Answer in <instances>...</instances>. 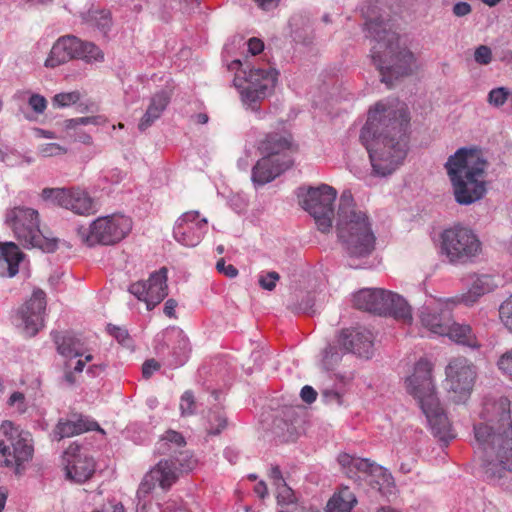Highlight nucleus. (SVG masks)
<instances>
[{
    "label": "nucleus",
    "mask_w": 512,
    "mask_h": 512,
    "mask_svg": "<svg viewBox=\"0 0 512 512\" xmlns=\"http://www.w3.org/2000/svg\"><path fill=\"white\" fill-rule=\"evenodd\" d=\"M180 410L182 415H192L196 410L194 395L191 391H185L181 396Z\"/></svg>",
    "instance_id": "obj_46"
},
{
    "label": "nucleus",
    "mask_w": 512,
    "mask_h": 512,
    "mask_svg": "<svg viewBox=\"0 0 512 512\" xmlns=\"http://www.w3.org/2000/svg\"><path fill=\"white\" fill-rule=\"evenodd\" d=\"M433 366L427 359L421 358L414 366V372L406 379L409 394L417 401L425 414L435 437L447 446L455 437L448 417L444 413L437 396L432 377Z\"/></svg>",
    "instance_id": "obj_5"
},
{
    "label": "nucleus",
    "mask_w": 512,
    "mask_h": 512,
    "mask_svg": "<svg viewBox=\"0 0 512 512\" xmlns=\"http://www.w3.org/2000/svg\"><path fill=\"white\" fill-rule=\"evenodd\" d=\"M171 445H174L175 448H183L186 445L185 438L177 431L168 430L158 441L157 450L161 454L175 452V450H172Z\"/></svg>",
    "instance_id": "obj_38"
},
{
    "label": "nucleus",
    "mask_w": 512,
    "mask_h": 512,
    "mask_svg": "<svg viewBox=\"0 0 512 512\" xmlns=\"http://www.w3.org/2000/svg\"><path fill=\"white\" fill-rule=\"evenodd\" d=\"M486 167L487 161L477 148H460L448 158L445 168L458 204L470 205L484 197Z\"/></svg>",
    "instance_id": "obj_4"
},
{
    "label": "nucleus",
    "mask_w": 512,
    "mask_h": 512,
    "mask_svg": "<svg viewBox=\"0 0 512 512\" xmlns=\"http://www.w3.org/2000/svg\"><path fill=\"white\" fill-rule=\"evenodd\" d=\"M216 269L219 273L227 276L228 278H235L238 275L237 268L232 264H226L224 259L217 261Z\"/></svg>",
    "instance_id": "obj_51"
},
{
    "label": "nucleus",
    "mask_w": 512,
    "mask_h": 512,
    "mask_svg": "<svg viewBox=\"0 0 512 512\" xmlns=\"http://www.w3.org/2000/svg\"><path fill=\"white\" fill-rule=\"evenodd\" d=\"M155 351L171 368L184 365L191 351L188 337L178 327H169L155 338Z\"/></svg>",
    "instance_id": "obj_18"
},
{
    "label": "nucleus",
    "mask_w": 512,
    "mask_h": 512,
    "mask_svg": "<svg viewBox=\"0 0 512 512\" xmlns=\"http://www.w3.org/2000/svg\"><path fill=\"white\" fill-rule=\"evenodd\" d=\"M336 197L337 192L333 187L322 184L319 187H309L300 200L303 209L314 218L318 229L323 233L332 228Z\"/></svg>",
    "instance_id": "obj_15"
},
{
    "label": "nucleus",
    "mask_w": 512,
    "mask_h": 512,
    "mask_svg": "<svg viewBox=\"0 0 512 512\" xmlns=\"http://www.w3.org/2000/svg\"><path fill=\"white\" fill-rule=\"evenodd\" d=\"M280 275L275 271L262 272L259 275L258 283L264 290L272 291L276 287V283L279 281Z\"/></svg>",
    "instance_id": "obj_43"
},
{
    "label": "nucleus",
    "mask_w": 512,
    "mask_h": 512,
    "mask_svg": "<svg viewBox=\"0 0 512 512\" xmlns=\"http://www.w3.org/2000/svg\"><path fill=\"white\" fill-rule=\"evenodd\" d=\"M208 231V221L200 218L198 211L182 214L173 228L174 239L183 246H197Z\"/></svg>",
    "instance_id": "obj_20"
},
{
    "label": "nucleus",
    "mask_w": 512,
    "mask_h": 512,
    "mask_svg": "<svg viewBox=\"0 0 512 512\" xmlns=\"http://www.w3.org/2000/svg\"><path fill=\"white\" fill-rule=\"evenodd\" d=\"M419 318L422 326L431 333L444 336L452 314L447 307L426 305L421 308Z\"/></svg>",
    "instance_id": "obj_26"
},
{
    "label": "nucleus",
    "mask_w": 512,
    "mask_h": 512,
    "mask_svg": "<svg viewBox=\"0 0 512 512\" xmlns=\"http://www.w3.org/2000/svg\"><path fill=\"white\" fill-rule=\"evenodd\" d=\"M102 178L107 183L118 184L122 181L123 174L121 170H119L118 168H114L104 172Z\"/></svg>",
    "instance_id": "obj_55"
},
{
    "label": "nucleus",
    "mask_w": 512,
    "mask_h": 512,
    "mask_svg": "<svg viewBox=\"0 0 512 512\" xmlns=\"http://www.w3.org/2000/svg\"><path fill=\"white\" fill-rule=\"evenodd\" d=\"M394 488V480L391 473L378 464L372 469L369 477H367L364 485L361 487L365 492H376L384 497L392 494Z\"/></svg>",
    "instance_id": "obj_29"
},
{
    "label": "nucleus",
    "mask_w": 512,
    "mask_h": 512,
    "mask_svg": "<svg viewBox=\"0 0 512 512\" xmlns=\"http://www.w3.org/2000/svg\"><path fill=\"white\" fill-rule=\"evenodd\" d=\"M170 100V93L165 90H161L155 93L150 100V104L145 114L138 124V129L140 131H145L148 129L158 118H160L170 103Z\"/></svg>",
    "instance_id": "obj_31"
},
{
    "label": "nucleus",
    "mask_w": 512,
    "mask_h": 512,
    "mask_svg": "<svg viewBox=\"0 0 512 512\" xmlns=\"http://www.w3.org/2000/svg\"><path fill=\"white\" fill-rule=\"evenodd\" d=\"M87 21L105 34L110 30L112 25L111 13L107 10L89 13Z\"/></svg>",
    "instance_id": "obj_39"
},
{
    "label": "nucleus",
    "mask_w": 512,
    "mask_h": 512,
    "mask_svg": "<svg viewBox=\"0 0 512 512\" xmlns=\"http://www.w3.org/2000/svg\"><path fill=\"white\" fill-rule=\"evenodd\" d=\"M195 465L196 460L188 451L180 452L175 459L160 460L145 474L138 488V495L149 494L157 485L168 490L177 481L179 471H191Z\"/></svg>",
    "instance_id": "obj_13"
},
{
    "label": "nucleus",
    "mask_w": 512,
    "mask_h": 512,
    "mask_svg": "<svg viewBox=\"0 0 512 512\" xmlns=\"http://www.w3.org/2000/svg\"><path fill=\"white\" fill-rule=\"evenodd\" d=\"M107 330L121 345L126 347L132 346L133 341L127 329L109 324Z\"/></svg>",
    "instance_id": "obj_41"
},
{
    "label": "nucleus",
    "mask_w": 512,
    "mask_h": 512,
    "mask_svg": "<svg viewBox=\"0 0 512 512\" xmlns=\"http://www.w3.org/2000/svg\"><path fill=\"white\" fill-rule=\"evenodd\" d=\"M475 61L480 65H488L492 60V51L486 45H480L474 53Z\"/></svg>",
    "instance_id": "obj_49"
},
{
    "label": "nucleus",
    "mask_w": 512,
    "mask_h": 512,
    "mask_svg": "<svg viewBox=\"0 0 512 512\" xmlns=\"http://www.w3.org/2000/svg\"><path fill=\"white\" fill-rule=\"evenodd\" d=\"M314 306V299L312 296L307 294L299 304V310L303 313H309Z\"/></svg>",
    "instance_id": "obj_63"
},
{
    "label": "nucleus",
    "mask_w": 512,
    "mask_h": 512,
    "mask_svg": "<svg viewBox=\"0 0 512 512\" xmlns=\"http://www.w3.org/2000/svg\"><path fill=\"white\" fill-rule=\"evenodd\" d=\"M510 96H512V93L507 87L493 88L487 95V102L491 106L499 108L507 102Z\"/></svg>",
    "instance_id": "obj_40"
},
{
    "label": "nucleus",
    "mask_w": 512,
    "mask_h": 512,
    "mask_svg": "<svg viewBox=\"0 0 512 512\" xmlns=\"http://www.w3.org/2000/svg\"><path fill=\"white\" fill-rule=\"evenodd\" d=\"M510 400L500 397L484 405L481 417L486 423L474 425L476 453L482 461L485 478L494 482L512 472V419Z\"/></svg>",
    "instance_id": "obj_2"
},
{
    "label": "nucleus",
    "mask_w": 512,
    "mask_h": 512,
    "mask_svg": "<svg viewBox=\"0 0 512 512\" xmlns=\"http://www.w3.org/2000/svg\"><path fill=\"white\" fill-rule=\"evenodd\" d=\"M343 349L339 344H329L322 352L320 366L323 370L333 371L340 363L343 356Z\"/></svg>",
    "instance_id": "obj_37"
},
{
    "label": "nucleus",
    "mask_w": 512,
    "mask_h": 512,
    "mask_svg": "<svg viewBox=\"0 0 512 512\" xmlns=\"http://www.w3.org/2000/svg\"><path fill=\"white\" fill-rule=\"evenodd\" d=\"M357 309L378 315H390L404 323H411L412 312L407 301L397 293L381 288L362 289L354 295Z\"/></svg>",
    "instance_id": "obj_9"
},
{
    "label": "nucleus",
    "mask_w": 512,
    "mask_h": 512,
    "mask_svg": "<svg viewBox=\"0 0 512 512\" xmlns=\"http://www.w3.org/2000/svg\"><path fill=\"white\" fill-rule=\"evenodd\" d=\"M93 512H125L124 506L120 502H109L103 505L100 509H96Z\"/></svg>",
    "instance_id": "obj_61"
},
{
    "label": "nucleus",
    "mask_w": 512,
    "mask_h": 512,
    "mask_svg": "<svg viewBox=\"0 0 512 512\" xmlns=\"http://www.w3.org/2000/svg\"><path fill=\"white\" fill-rule=\"evenodd\" d=\"M41 195L44 200L80 216H90L99 210L97 200L80 187L44 188Z\"/></svg>",
    "instance_id": "obj_16"
},
{
    "label": "nucleus",
    "mask_w": 512,
    "mask_h": 512,
    "mask_svg": "<svg viewBox=\"0 0 512 512\" xmlns=\"http://www.w3.org/2000/svg\"><path fill=\"white\" fill-rule=\"evenodd\" d=\"M128 291L137 297V299L144 301L147 304L148 292L146 281H138L136 283H132L129 286Z\"/></svg>",
    "instance_id": "obj_50"
},
{
    "label": "nucleus",
    "mask_w": 512,
    "mask_h": 512,
    "mask_svg": "<svg viewBox=\"0 0 512 512\" xmlns=\"http://www.w3.org/2000/svg\"><path fill=\"white\" fill-rule=\"evenodd\" d=\"M88 431L104 432L96 421L82 414H73L70 419H59L54 434L61 440Z\"/></svg>",
    "instance_id": "obj_25"
},
{
    "label": "nucleus",
    "mask_w": 512,
    "mask_h": 512,
    "mask_svg": "<svg viewBox=\"0 0 512 512\" xmlns=\"http://www.w3.org/2000/svg\"><path fill=\"white\" fill-rule=\"evenodd\" d=\"M300 396L305 403L311 404L316 400L317 392L312 386L305 385L301 389Z\"/></svg>",
    "instance_id": "obj_58"
},
{
    "label": "nucleus",
    "mask_w": 512,
    "mask_h": 512,
    "mask_svg": "<svg viewBox=\"0 0 512 512\" xmlns=\"http://www.w3.org/2000/svg\"><path fill=\"white\" fill-rule=\"evenodd\" d=\"M248 45V51L253 55H258L261 53L264 49V43L259 38H250L247 42Z\"/></svg>",
    "instance_id": "obj_59"
},
{
    "label": "nucleus",
    "mask_w": 512,
    "mask_h": 512,
    "mask_svg": "<svg viewBox=\"0 0 512 512\" xmlns=\"http://www.w3.org/2000/svg\"><path fill=\"white\" fill-rule=\"evenodd\" d=\"M365 25L367 37L374 41L372 61L381 74V81L391 88L394 80L413 73L416 58L407 47L400 45V37L389 21L377 17L368 19Z\"/></svg>",
    "instance_id": "obj_3"
},
{
    "label": "nucleus",
    "mask_w": 512,
    "mask_h": 512,
    "mask_svg": "<svg viewBox=\"0 0 512 512\" xmlns=\"http://www.w3.org/2000/svg\"><path fill=\"white\" fill-rule=\"evenodd\" d=\"M356 504L354 492L348 486H341L328 501L327 512H351Z\"/></svg>",
    "instance_id": "obj_34"
},
{
    "label": "nucleus",
    "mask_w": 512,
    "mask_h": 512,
    "mask_svg": "<svg viewBox=\"0 0 512 512\" xmlns=\"http://www.w3.org/2000/svg\"><path fill=\"white\" fill-rule=\"evenodd\" d=\"M72 59L83 60L86 63L101 62L104 53L93 42L83 41L74 35H65L53 44L45 66L55 68Z\"/></svg>",
    "instance_id": "obj_14"
},
{
    "label": "nucleus",
    "mask_w": 512,
    "mask_h": 512,
    "mask_svg": "<svg viewBox=\"0 0 512 512\" xmlns=\"http://www.w3.org/2000/svg\"><path fill=\"white\" fill-rule=\"evenodd\" d=\"M8 405L9 406L17 405V410L20 413L25 412V410H26L25 395L19 391L13 392L8 399Z\"/></svg>",
    "instance_id": "obj_52"
},
{
    "label": "nucleus",
    "mask_w": 512,
    "mask_h": 512,
    "mask_svg": "<svg viewBox=\"0 0 512 512\" xmlns=\"http://www.w3.org/2000/svg\"><path fill=\"white\" fill-rule=\"evenodd\" d=\"M264 157L282 159L284 155H290L294 151L292 136L289 133H268L258 146Z\"/></svg>",
    "instance_id": "obj_27"
},
{
    "label": "nucleus",
    "mask_w": 512,
    "mask_h": 512,
    "mask_svg": "<svg viewBox=\"0 0 512 512\" xmlns=\"http://www.w3.org/2000/svg\"><path fill=\"white\" fill-rule=\"evenodd\" d=\"M51 337L56 345L57 352L67 358L72 359L75 357L83 356L85 354V343L77 335L72 332H58L52 331Z\"/></svg>",
    "instance_id": "obj_28"
},
{
    "label": "nucleus",
    "mask_w": 512,
    "mask_h": 512,
    "mask_svg": "<svg viewBox=\"0 0 512 512\" xmlns=\"http://www.w3.org/2000/svg\"><path fill=\"white\" fill-rule=\"evenodd\" d=\"M269 477L272 481V484L276 487V489H284L286 493H290L289 487L286 484V481L283 478L282 472L278 465L271 466L269 471Z\"/></svg>",
    "instance_id": "obj_47"
},
{
    "label": "nucleus",
    "mask_w": 512,
    "mask_h": 512,
    "mask_svg": "<svg viewBox=\"0 0 512 512\" xmlns=\"http://www.w3.org/2000/svg\"><path fill=\"white\" fill-rule=\"evenodd\" d=\"M471 11H472L471 5L467 2H457L453 6V13H454V15H456L458 17L466 16L469 13H471Z\"/></svg>",
    "instance_id": "obj_60"
},
{
    "label": "nucleus",
    "mask_w": 512,
    "mask_h": 512,
    "mask_svg": "<svg viewBox=\"0 0 512 512\" xmlns=\"http://www.w3.org/2000/svg\"><path fill=\"white\" fill-rule=\"evenodd\" d=\"M243 69L244 84H236L243 105L254 112L258 119H263L265 112L260 110V103L271 95L278 79V71L270 65L265 67H249Z\"/></svg>",
    "instance_id": "obj_8"
},
{
    "label": "nucleus",
    "mask_w": 512,
    "mask_h": 512,
    "mask_svg": "<svg viewBox=\"0 0 512 512\" xmlns=\"http://www.w3.org/2000/svg\"><path fill=\"white\" fill-rule=\"evenodd\" d=\"M227 425V416L221 408L216 407L208 411L206 431L209 435H219Z\"/></svg>",
    "instance_id": "obj_36"
},
{
    "label": "nucleus",
    "mask_w": 512,
    "mask_h": 512,
    "mask_svg": "<svg viewBox=\"0 0 512 512\" xmlns=\"http://www.w3.org/2000/svg\"><path fill=\"white\" fill-rule=\"evenodd\" d=\"M409 116L405 109H395L383 102L369 110L359 139L366 147L374 175L392 174L407 155Z\"/></svg>",
    "instance_id": "obj_1"
},
{
    "label": "nucleus",
    "mask_w": 512,
    "mask_h": 512,
    "mask_svg": "<svg viewBox=\"0 0 512 512\" xmlns=\"http://www.w3.org/2000/svg\"><path fill=\"white\" fill-rule=\"evenodd\" d=\"M24 253L14 242L0 243V262L7 265L8 276L13 277L19 271V263L23 260Z\"/></svg>",
    "instance_id": "obj_35"
},
{
    "label": "nucleus",
    "mask_w": 512,
    "mask_h": 512,
    "mask_svg": "<svg viewBox=\"0 0 512 512\" xmlns=\"http://www.w3.org/2000/svg\"><path fill=\"white\" fill-rule=\"evenodd\" d=\"M293 165V158L290 155H284L282 159L273 157H262L252 168L251 179L255 186H263Z\"/></svg>",
    "instance_id": "obj_23"
},
{
    "label": "nucleus",
    "mask_w": 512,
    "mask_h": 512,
    "mask_svg": "<svg viewBox=\"0 0 512 512\" xmlns=\"http://www.w3.org/2000/svg\"><path fill=\"white\" fill-rule=\"evenodd\" d=\"M497 366L503 374L512 379V349L507 350L500 356Z\"/></svg>",
    "instance_id": "obj_48"
},
{
    "label": "nucleus",
    "mask_w": 512,
    "mask_h": 512,
    "mask_svg": "<svg viewBox=\"0 0 512 512\" xmlns=\"http://www.w3.org/2000/svg\"><path fill=\"white\" fill-rule=\"evenodd\" d=\"M499 286V280L493 275L483 274L477 276L469 288L468 292L463 296V301L467 305H472L481 296L494 291Z\"/></svg>",
    "instance_id": "obj_32"
},
{
    "label": "nucleus",
    "mask_w": 512,
    "mask_h": 512,
    "mask_svg": "<svg viewBox=\"0 0 512 512\" xmlns=\"http://www.w3.org/2000/svg\"><path fill=\"white\" fill-rule=\"evenodd\" d=\"M322 398H323L324 402L327 404L341 405L343 402L342 395L339 392H337L335 390H330V389H326V390L322 391Z\"/></svg>",
    "instance_id": "obj_54"
},
{
    "label": "nucleus",
    "mask_w": 512,
    "mask_h": 512,
    "mask_svg": "<svg viewBox=\"0 0 512 512\" xmlns=\"http://www.w3.org/2000/svg\"><path fill=\"white\" fill-rule=\"evenodd\" d=\"M336 230L339 240L351 258L369 256L375 248L376 237L368 215L358 209L350 191H344L339 199Z\"/></svg>",
    "instance_id": "obj_6"
},
{
    "label": "nucleus",
    "mask_w": 512,
    "mask_h": 512,
    "mask_svg": "<svg viewBox=\"0 0 512 512\" xmlns=\"http://www.w3.org/2000/svg\"><path fill=\"white\" fill-rule=\"evenodd\" d=\"M146 283L148 292L147 309L152 310L168 295L167 269L162 267L153 272Z\"/></svg>",
    "instance_id": "obj_30"
},
{
    "label": "nucleus",
    "mask_w": 512,
    "mask_h": 512,
    "mask_svg": "<svg viewBox=\"0 0 512 512\" xmlns=\"http://www.w3.org/2000/svg\"><path fill=\"white\" fill-rule=\"evenodd\" d=\"M80 100V93L72 91L67 93L56 94L53 98V103L59 107H66L75 104Z\"/></svg>",
    "instance_id": "obj_44"
},
{
    "label": "nucleus",
    "mask_w": 512,
    "mask_h": 512,
    "mask_svg": "<svg viewBox=\"0 0 512 512\" xmlns=\"http://www.w3.org/2000/svg\"><path fill=\"white\" fill-rule=\"evenodd\" d=\"M337 462L343 474H345L348 479L352 480L360 489L376 465V463L372 462L370 459L357 457L348 453H340L337 457Z\"/></svg>",
    "instance_id": "obj_24"
},
{
    "label": "nucleus",
    "mask_w": 512,
    "mask_h": 512,
    "mask_svg": "<svg viewBox=\"0 0 512 512\" xmlns=\"http://www.w3.org/2000/svg\"><path fill=\"white\" fill-rule=\"evenodd\" d=\"M66 478L75 483H84L95 472V461L77 443H72L63 453Z\"/></svg>",
    "instance_id": "obj_19"
},
{
    "label": "nucleus",
    "mask_w": 512,
    "mask_h": 512,
    "mask_svg": "<svg viewBox=\"0 0 512 512\" xmlns=\"http://www.w3.org/2000/svg\"><path fill=\"white\" fill-rule=\"evenodd\" d=\"M64 375L63 380L69 385L72 386L76 383L75 373L74 370L71 369L70 363L66 362L64 365Z\"/></svg>",
    "instance_id": "obj_62"
},
{
    "label": "nucleus",
    "mask_w": 512,
    "mask_h": 512,
    "mask_svg": "<svg viewBox=\"0 0 512 512\" xmlns=\"http://www.w3.org/2000/svg\"><path fill=\"white\" fill-rule=\"evenodd\" d=\"M259 8L265 11H270L276 8L280 0H253Z\"/></svg>",
    "instance_id": "obj_64"
},
{
    "label": "nucleus",
    "mask_w": 512,
    "mask_h": 512,
    "mask_svg": "<svg viewBox=\"0 0 512 512\" xmlns=\"http://www.w3.org/2000/svg\"><path fill=\"white\" fill-rule=\"evenodd\" d=\"M374 337L371 331L362 327L343 329L337 342L344 352L369 359L374 353Z\"/></svg>",
    "instance_id": "obj_21"
},
{
    "label": "nucleus",
    "mask_w": 512,
    "mask_h": 512,
    "mask_svg": "<svg viewBox=\"0 0 512 512\" xmlns=\"http://www.w3.org/2000/svg\"><path fill=\"white\" fill-rule=\"evenodd\" d=\"M448 391L453 393L456 403L464 402L470 396L477 378V368L472 361L463 356L453 357L446 368Z\"/></svg>",
    "instance_id": "obj_17"
},
{
    "label": "nucleus",
    "mask_w": 512,
    "mask_h": 512,
    "mask_svg": "<svg viewBox=\"0 0 512 512\" xmlns=\"http://www.w3.org/2000/svg\"><path fill=\"white\" fill-rule=\"evenodd\" d=\"M0 455L4 458L3 464L6 467L14 468V473L22 475L25 466L33 457V445L30 434L19 430L13 422L5 420L0 425Z\"/></svg>",
    "instance_id": "obj_10"
},
{
    "label": "nucleus",
    "mask_w": 512,
    "mask_h": 512,
    "mask_svg": "<svg viewBox=\"0 0 512 512\" xmlns=\"http://www.w3.org/2000/svg\"><path fill=\"white\" fill-rule=\"evenodd\" d=\"M441 251L452 264L474 261L481 253L482 244L469 228L454 225L441 233Z\"/></svg>",
    "instance_id": "obj_12"
},
{
    "label": "nucleus",
    "mask_w": 512,
    "mask_h": 512,
    "mask_svg": "<svg viewBox=\"0 0 512 512\" xmlns=\"http://www.w3.org/2000/svg\"><path fill=\"white\" fill-rule=\"evenodd\" d=\"M46 294L41 289H35L31 298L19 310L24 324V330L30 337L35 336L44 326Z\"/></svg>",
    "instance_id": "obj_22"
},
{
    "label": "nucleus",
    "mask_w": 512,
    "mask_h": 512,
    "mask_svg": "<svg viewBox=\"0 0 512 512\" xmlns=\"http://www.w3.org/2000/svg\"><path fill=\"white\" fill-rule=\"evenodd\" d=\"M132 230V220L121 214L98 217L88 228L81 227L78 235L88 247L114 245L123 240Z\"/></svg>",
    "instance_id": "obj_11"
},
{
    "label": "nucleus",
    "mask_w": 512,
    "mask_h": 512,
    "mask_svg": "<svg viewBox=\"0 0 512 512\" xmlns=\"http://www.w3.org/2000/svg\"><path fill=\"white\" fill-rule=\"evenodd\" d=\"M96 123H97L96 117H90V116L79 117V118L67 120L66 127L71 129V128L77 127L78 125H87V124H96Z\"/></svg>",
    "instance_id": "obj_57"
},
{
    "label": "nucleus",
    "mask_w": 512,
    "mask_h": 512,
    "mask_svg": "<svg viewBox=\"0 0 512 512\" xmlns=\"http://www.w3.org/2000/svg\"><path fill=\"white\" fill-rule=\"evenodd\" d=\"M5 221L25 248H38L46 253L57 250L59 240L45 237L40 231L37 210L25 206L14 207L7 210Z\"/></svg>",
    "instance_id": "obj_7"
},
{
    "label": "nucleus",
    "mask_w": 512,
    "mask_h": 512,
    "mask_svg": "<svg viewBox=\"0 0 512 512\" xmlns=\"http://www.w3.org/2000/svg\"><path fill=\"white\" fill-rule=\"evenodd\" d=\"M499 316L504 326L512 332V294L500 305Z\"/></svg>",
    "instance_id": "obj_42"
},
{
    "label": "nucleus",
    "mask_w": 512,
    "mask_h": 512,
    "mask_svg": "<svg viewBox=\"0 0 512 512\" xmlns=\"http://www.w3.org/2000/svg\"><path fill=\"white\" fill-rule=\"evenodd\" d=\"M444 336H448L457 344L470 348H479L481 345L468 324L454 322L453 319L449 323Z\"/></svg>",
    "instance_id": "obj_33"
},
{
    "label": "nucleus",
    "mask_w": 512,
    "mask_h": 512,
    "mask_svg": "<svg viewBox=\"0 0 512 512\" xmlns=\"http://www.w3.org/2000/svg\"><path fill=\"white\" fill-rule=\"evenodd\" d=\"M160 368V364L155 359H148L142 365V375L148 379Z\"/></svg>",
    "instance_id": "obj_56"
},
{
    "label": "nucleus",
    "mask_w": 512,
    "mask_h": 512,
    "mask_svg": "<svg viewBox=\"0 0 512 512\" xmlns=\"http://www.w3.org/2000/svg\"><path fill=\"white\" fill-rule=\"evenodd\" d=\"M28 103L36 113H43L47 107L46 99L39 94H33Z\"/></svg>",
    "instance_id": "obj_53"
},
{
    "label": "nucleus",
    "mask_w": 512,
    "mask_h": 512,
    "mask_svg": "<svg viewBox=\"0 0 512 512\" xmlns=\"http://www.w3.org/2000/svg\"><path fill=\"white\" fill-rule=\"evenodd\" d=\"M38 152L42 157H54L65 154L67 149L58 143H45L38 147Z\"/></svg>",
    "instance_id": "obj_45"
}]
</instances>
